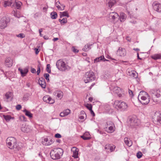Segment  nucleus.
Listing matches in <instances>:
<instances>
[{"mask_svg":"<svg viewBox=\"0 0 161 161\" xmlns=\"http://www.w3.org/2000/svg\"><path fill=\"white\" fill-rule=\"evenodd\" d=\"M60 4L59 1H58L55 3V5L57 8L58 9L60 10H62L64 9L65 6L63 5V7L61 8V7L59 5Z\"/></svg>","mask_w":161,"mask_h":161,"instance_id":"obj_35","label":"nucleus"},{"mask_svg":"<svg viewBox=\"0 0 161 161\" xmlns=\"http://www.w3.org/2000/svg\"><path fill=\"white\" fill-rule=\"evenodd\" d=\"M44 76L45 78L46 79L47 81H49V75L48 74L45 73L44 74Z\"/></svg>","mask_w":161,"mask_h":161,"instance_id":"obj_47","label":"nucleus"},{"mask_svg":"<svg viewBox=\"0 0 161 161\" xmlns=\"http://www.w3.org/2000/svg\"><path fill=\"white\" fill-rule=\"evenodd\" d=\"M16 36L17 37H20L21 38H23L25 37V36L24 34L23 33H20L18 35H16Z\"/></svg>","mask_w":161,"mask_h":161,"instance_id":"obj_49","label":"nucleus"},{"mask_svg":"<svg viewBox=\"0 0 161 161\" xmlns=\"http://www.w3.org/2000/svg\"><path fill=\"white\" fill-rule=\"evenodd\" d=\"M150 93L152 95V99L154 102H157V100L154 99L155 98H159L161 97V89L158 90H152L150 91Z\"/></svg>","mask_w":161,"mask_h":161,"instance_id":"obj_9","label":"nucleus"},{"mask_svg":"<svg viewBox=\"0 0 161 161\" xmlns=\"http://www.w3.org/2000/svg\"><path fill=\"white\" fill-rule=\"evenodd\" d=\"M22 4V3L21 2L15 1L12 4V7H14L17 9H19L20 8Z\"/></svg>","mask_w":161,"mask_h":161,"instance_id":"obj_24","label":"nucleus"},{"mask_svg":"<svg viewBox=\"0 0 161 161\" xmlns=\"http://www.w3.org/2000/svg\"><path fill=\"white\" fill-rule=\"evenodd\" d=\"M5 64L8 67H10L12 66L13 61L10 58H7L5 61Z\"/></svg>","mask_w":161,"mask_h":161,"instance_id":"obj_19","label":"nucleus"},{"mask_svg":"<svg viewBox=\"0 0 161 161\" xmlns=\"http://www.w3.org/2000/svg\"><path fill=\"white\" fill-rule=\"evenodd\" d=\"M80 137L84 140H89L91 138L90 134L88 132H85Z\"/></svg>","mask_w":161,"mask_h":161,"instance_id":"obj_26","label":"nucleus"},{"mask_svg":"<svg viewBox=\"0 0 161 161\" xmlns=\"http://www.w3.org/2000/svg\"><path fill=\"white\" fill-rule=\"evenodd\" d=\"M67 22V19L66 18H63L62 19L63 24L66 23Z\"/></svg>","mask_w":161,"mask_h":161,"instance_id":"obj_52","label":"nucleus"},{"mask_svg":"<svg viewBox=\"0 0 161 161\" xmlns=\"http://www.w3.org/2000/svg\"><path fill=\"white\" fill-rule=\"evenodd\" d=\"M21 130L24 132L28 133L30 131L31 129L29 126L23 125L21 128Z\"/></svg>","mask_w":161,"mask_h":161,"instance_id":"obj_25","label":"nucleus"},{"mask_svg":"<svg viewBox=\"0 0 161 161\" xmlns=\"http://www.w3.org/2000/svg\"><path fill=\"white\" fill-rule=\"evenodd\" d=\"M38 83L39 85L43 88H45L46 86V83L44 78L41 77L39 79Z\"/></svg>","mask_w":161,"mask_h":161,"instance_id":"obj_18","label":"nucleus"},{"mask_svg":"<svg viewBox=\"0 0 161 161\" xmlns=\"http://www.w3.org/2000/svg\"><path fill=\"white\" fill-rule=\"evenodd\" d=\"M35 53L36 54H37L39 53V51L38 50V49L37 48H35Z\"/></svg>","mask_w":161,"mask_h":161,"instance_id":"obj_60","label":"nucleus"},{"mask_svg":"<svg viewBox=\"0 0 161 161\" xmlns=\"http://www.w3.org/2000/svg\"><path fill=\"white\" fill-rule=\"evenodd\" d=\"M116 147L114 145H110V144H106L105 147V149H108L109 148V150L110 152H112L114 151Z\"/></svg>","mask_w":161,"mask_h":161,"instance_id":"obj_21","label":"nucleus"},{"mask_svg":"<svg viewBox=\"0 0 161 161\" xmlns=\"http://www.w3.org/2000/svg\"><path fill=\"white\" fill-rule=\"evenodd\" d=\"M90 112L91 113V114L93 116H95V114L93 112V111L92 110V109L91 110H90Z\"/></svg>","mask_w":161,"mask_h":161,"instance_id":"obj_59","label":"nucleus"},{"mask_svg":"<svg viewBox=\"0 0 161 161\" xmlns=\"http://www.w3.org/2000/svg\"><path fill=\"white\" fill-rule=\"evenodd\" d=\"M117 54L120 56H125L126 54L125 49L121 47H119L117 51Z\"/></svg>","mask_w":161,"mask_h":161,"instance_id":"obj_15","label":"nucleus"},{"mask_svg":"<svg viewBox=\"0 0 161 161\" xmlns=\"http://www.w3.org/2000/svg\"><path fill=\"white\" fill-rule=\"evenodd\" d=\"M133 50L135 51H140L139 49L138 48H134L133 49Z\"/></svg>","mask_w":161,"mask_h":161,"instance_id":"obj_63","label":"nucleus"},{"mask_svg":"<svg viewBox=\"0 0 161 161\" xmlns=\"http://www.w3.org/2000/svg\"><path fill=\"white\" fill-rule=\"evenodd\" d=\"M46 71L48 73H51V69H50V65L49 64H47V68L46 69Z\"/></svg>","mask_w":161,"mask_h":161,"instance_id":"obj_44","label":"nucleus"},{"mask_svg":"<svg viewBox=\"0 0 161 161\" xmlns=\"http://www.w3.org/2000/svg\"><path fill=\"white\" fill-rule=\"evenodd\" d=\"M12 93L11 92H8L6 93L5 97L7 99L12 98Z\"/></svg>","mask_w":161,"mask_h":161,"instance_id":"obj_38","label":"nucleus"},{"mask_svg":"<svg viewBox=\"0 0 161 161\" xmlns=\"http://www.w3.org/2000/svg\"><path fill=\"white\" fill-rule=\"evenodd\" d=\"M90 48V45L86 44L84 47L83 48V50L85 52H87Z\"/></svg>","mask_w":161,"mask_h":161,"instance_id":"obj_40","label":"nucleus"},{"mask_svg":"<svg viewBox=\"0 0 161 161\" xmlns=\"http://www.w3.org/2000/svg\"><path fill=\"white\" fill-rule=\"evenodd\" d=\"M18 70L20 72L21 76L23 77L25 76L28 72V70L26 68L22 69L19 68L18 69Z\"/></svg>","mask_w":161,"mask_h":161,"instance_id":"obj_20","label":"nucleus"},{"mask_svg":"<svg viewBox=\"0 0 161 161\" xmlns=\"http://www.w3.org/2000/svg\"><path fill=\"white\" fill-rule=\"evenodd\" d=\"M130 22L132 23H133L135 24L136 23V21L135 20H131L130 21Z\"/></svg>","mask_w":161,"mask_h":161,"instance_id":"obj_62","label":"nucleus"},{"mask_svg":"<svg viewBox=\"0 0 161 161\" xmlns=\"http://www.w3.org/2000/svg\"><path fill=\"white\" fill-rule=\"evenodd\" d=\"M51 18L53 19H55L57 17V14L55 12H53L50 14Z\"/></svg>","mask_w":161,"mask_h":161,"instance_id":"obj_36","label":"nucleus"},{"mask_svg":"<svg viewBox=\"0 0 161 161\" xmlns=\"http://www.w3.org/2000/svg\"><path fill=\"white\" fill-rule=\"evenodd\" d=\"M142 154L140 151L138 152L136 154V156L138 158H141L142 156Z\"/></svg>","mask_w":161,"mask_h":161,"instance_id":"obj_45","label":"nucleus"},{"mask_svg":"<svg viewBox=\"0 0 161 161\" xmlns=\"http://www.w3.org/2000/svg\"><path fill=\"white\" fill-rule=\"evenodd\" d=\"M95 79V77L94 73L90 70L86 73L84 80V82L86 83L94 80Z\"/></svg>","mask_w":161,"mask_h":161,"instance_id":"obj_3","label":"nucleus"},{"mask_svg":"<svg viewBox=\"0 0 161 161\" xmlns=\"http://www.w3.org/2000/svg\"><path fill=\"white\" fill-rule=\"evenodd\" d=\"M55 137L56 138H60L61 137V136L59 133H57L55 135Z\"/></svg>","mask_w":161,"mask_h":161,"instance_id":"obj_53","label":"nucleus"},{"mask_svg":"<svg viewBox=\"0 0 161 161\" xmlns=\"http://www.w3.org/2000/svg\"><path fill=\"white\" fill-rule=\"evenodd\" d=\"M50 97H49V96L46 95L43 97V100L44 102L48 103V100H49V99L50 98Z\"/></svg>","mask_w":161,"mask_h":161,"instance_id":"obj_43","label":"nucleus"},{"mask_svg":"<svg viewBox=\"0 0 161 161\" xmlns=\"http://www.w3.org/2000/svg\"><path fill=\"white\" fill-rule=\"evenodd\" d=\"M10 21V19L7 17L4 16L0 20V28L2 29L6 27Z\"/></svg>","mask_w":161,"mask_h":161,"instance_id":"obj_8","label":"nucleus"},{"mask_svg":"<svg viewBox=\"0 0 161 161\" xmlns=\"http://www.w3.org/2000/svg\"><path fill=\"white\" fill-rule=\"evenodd\" d=\"M70 110L69 109H67L64 110L63 112L60 113V116L62 117H64L68 115L70 113Z\"/></svg>","mask_w":161,"mask_h":161,"instance_id":"obj_22","label":"nucleus"},{"mask_svg":"<svg viewBox=\"0 0 161 161\" xmlns=\"http://www.w3.org/2000/svg\"><path fill=\"white\" fill-rule=\"evenodd\" d=\"M99 133L103 135V136H105L106 133L102 131H100Z\"/></svg>","mask_w":161,"mask_h":161,"instance_id":"obj_61","label":"nucleus"},{"mask_svg":"<svg viewBox=\"0 0 161 161\" xmlns=\"http://www.w3.org/2000/svg\"><path fill=\"white\" fill-rule=\"evenodd\" d=\"M31 72L32 73H36V70L34 68H31Z\"/></svg>","mask_w":161,"mask_h":161,"instance_id":"obj_57","label":"nucleus"},{"mask_svg":"<svg viewBox=\"0 0 161 161\" xmlns=\"http://www.w3.org/2000/svg\"><path fill=\"white\" fill-rule=\"evenodd\" d=\"M58 38H54L53 39V40L54 42H55L57 40H58Z\"/></svg>","mask_w":161,"mask_h":161,"instance_id":"obj_64","label":"nucleus"},{"mask_svg":"<svg viewBox=\"0 0 161 161\" xmlns=\"http://www.w3.org/2000/svg\"><path fill=\"white\" fill-rule=\"evenodd\" d=\"M142 93L144 96L141 97V100L139 99L140 102L143 105H146L147 104L150 102V97L148 93L145 92H142Z\"/></svg>","mask_w":161,"mask_h":161,"instance_id":"obj_7","label":"nucleus"},{"mask_svg":"<svg viewBox=\"0 0 161 161\" xmlns=\"http://www.w3.org/2000/svg\"><path fill=\"white\" fill-rule=\"evenodd\" d=\"M151 58L155 60H156L158 59H159L161 58V54H156L153 55L151 56Z\"/></svg>","mask_w":161,"mask_h":161,"instance_id":"obj_31","label":"nucleus"},{"mask_svg":"<svg viewBox=\"0 0 161 161\" xmlns=\"http://www.w3.org/2000/svg\"><path fill=\"white\" fill-rule=\"evenodd\" d=\"M53 94L55 95H56L57 97L60 99H61L62 98L63 95V92L60 91H55L54 92Z\"/></svg>","mask_w":161,"mask_h":161,"instance_id":"obj_23","label":"nucleus"},{"mask_svg":"<svg viewBox=\"0 0 161 161\" xmlns=\"http://www.w3.org/2000/svg\"><path fill=\"white\" fill-rule=\"evenodd\" d=\"M102 60L103 61H108L109 60H108L106 59H105L104 57V56H101L100 57H97L94 60V63H97L98 62L100 61H101Z\"/></svg>","mask_w":161,"mask_h":161,"instance_id":"obj_27","label":"nucleus"},{"mask_svg":"<svg viewBox=\"0 0 161 161\" xmlns=\"http://www.w3.org/2000/svg\"><path fill=\"white\" fill-rule=\"evenodd\" d=\"M113 92L118 96L119 97H123L124 96L123 91L119 87H115L113 90Z\"/></svg>","mask_w":161,"mask_h":161,"instance_id":"obj_11","label":"nucleus"},{"mask_svg":"<svg viewBox=\"0 0 161 161\" xmlns=\"http://www.w3.org/2000/svg\"><path fill=\"white\" fill-rule=\"evenodd\" d=\"M63 153V150L62 148H55L51 151L50 153V156L51 158L53 159H58L61 157Z\"/></svg>","mask_w":161,"mask_h":161,"instance_id":"obj_1","label":"nucleus"},{"mask_svg":"<svg viewBox=\"0 0 161 161\" xmlns=\"http://www.w3.org/2000/svg\"><path fill=\"white\" fill-rule=\"evenodd\" d=\"M107 16L111 21H114L116 18H118L119 16L116 12H113L110 13L107 15Z\"/></svg>","mask_w":161,"mask_h":161,"instance_id":"obj_12","label":"nucleus"},{"mask_svg":"<svg viewBox=\"0 0 161 161\" xmlns=\"http://www.w3.org/2000/svg\"><path fill=\"white\" fill-rule=\"evenodd\" d=\"M41 64H39L37 66V73L38 75H39L41 71Z\"/></svg>","mask_w":161,"mask_h":161,"instance_id":"obj_46","label":"nucleus"},{"mask_svg":"<svg viewBox=\"0 0 161 161\" xmlns=\"http://www.w3.org/2000/svg\"><path fill=\"white\" fill-rule=\"evenodd\" d=\"M86 107L90 111L92 109V106L91 104H87L86 105Z\"/></svg>","mask_w":161,"mask_h":161,"instance_id":"obj_48","label":"nucleus"},{"mask_svg":"<svg viewBox=\"0 0 161 161\" xmlns=\"http://www.w3.org/2000/svg\"><path fill=\"white\" fill-rule=\"evenodd\" d=\"M129 93L130 96H133V93L132 91L131 90L129 89Z\"/></svg>","mask_w":161,"mask_h":161,"instance_id":"obj_58","label":"nucleus"},{"mask_svg":"<svg viewBox=\"0 0 161 161\" xmlns=\"http://www.w3.org/2000/svg\"><path fill=\"white\" fill-rule=\"evenodd\" d=\"M79 118L80 119H86L84 115H80L79 116Z\"/></svg>","mask_w":161,"mask_h":161,"instance_id":"obj_56","label":"nucleus"},{"mask_svg":"<svg viewBox=\"0 0 161 161\" xmlns=\"http://www.w3.org/2000/svg\"><path fill=\"white\" fill-rule=\"evenodd\" d=\"M126 16V15L123 13H121L120 14V20L121 22H124L125 20Z\"/></svg>","mask_w":161,"mask_h":161,"instance_id":"obj_33","label":"nucleus"},{"mask_svg":"<svg viewBox=\"0 0 161 161\" xmlns=\"http://www.w3.org/2000/svg\"><path fill=\"white\" fill-rule=\"evenodd\" d=\"M124 142L129 147H130L132 144V142L131 141L128 140V138H124Z\"/></svg>","mask_w":161,"mask_h":161,"instance_id":"obj_30","label":"nucleus"},{"mask_svg":"<svg viewBox=\"0 0 161 161\" xmlns=\"http://www.w3.org/2000/svg\"><path fill=\"white\" fill-rule=\"evenodd\" d=\"M54 103V101L53 99H52L50 97L49 99V100L48 102V103L49 104H53Z\"/></svg>","mask_w":161,"mask_h":161,"instance_id":"obj_51","label":"nucleus"},{"mask_svg":"<svg viewBox=\"0 0 161 161\" xmlns=\"http://www.w3.org/2000/svg\"><path fill=\"white\" fill-rule=\"evenodd\" d=\"M80 114L81 115H84L85 116V117L86 118V115L84 111H81L80 113Z\"/></svg>","mask_w":161,"mask_h":161,"instance_id":"obj_54","label":"nucleus"},{"mask_svg":"<svg viewBox=\"0 0 161 161\" xmlns=\"http://www.w3.org/2000/svg\"><path fill=\"white\" fill-rule=\"evenodd\" d=\"M66 16L67 17H69V15L67 11H64L62 13H60V17L61 18L63 17Z\"/></svg>","mask_w":161,"mask_h":161,"instance_id":"obj_37","label":"nucleus"},{"mask_svg":"<svg viewBox=\"0 0 161 161\" xmlns=\"http://www.w3.org/2000/svg\"><path fill=\"white\" fill-rule=\"evenodd\" d=\"M105 127L104 130L108 133H113L115 130V126L113 122L111 121H108L105 125Z\"/></svg>","mask_w":161,"mask_h":161,"instance_id":"obj_4","label":"nucleus"},{"mask_svg":"<svg viewBox=\"0 0 161 161\" xmlns=\"http://www.w3.org/2000/svg\"><path fill=\"white\" fill-rule=\"evenodd\" d=\"M3 117L5 120L7 121L8 122L12 118L11 116L9 115H3Z\"/></svg>","mask_w":161,"mask_h":161,"instance_id":"obj_41","label":"nucleus"},{"mask_svg":"<svg viewBox=\"0 0 161 161\" xmlns=\"http://www.w3.org/2000/svg\"><path fill=\"white\" fill-rule=\"evenodd\" d=\"M54 142V140L52 139L48 140L47 138H44L42 140V143L45 146H49Z\"/></svg>","mask_w":161,"mask_h":161,"instance_id":"obj_14","label":"nucleus"},{"mask_svg":"<svg viewBox=\"0 0 161 161\" xmlns=\"http://www.w3.org/2000/svg\"><path fill=\"white\" fill-rule=\"evenodd\" d=\"M156 118L155 121L156 124L158 125L161 124V114L159 113H156L155 114Z\"/></svg>","mask_w":161,"mask_h":161,"instance_id":"obj_16","label":"nucleus"},{"mask_svg":"<svg viewBox=\"0 0 161 161\" xmlns=\"http://www.w3.org/2000/svg\"><path fill=\"white\" fill-rule=\"evenodd\" d=\"M130 126L133 128L139 125L140 123V121L136 117H132L130 118L129 122Z\"/></svg>","mask_w":161,"mask_h":161,"instance_id":"obj_10","label":"nucleus"},{"mask_svg":"<svg viewBox=\"0 0 161 161\" xmlns=\"http://www.w3.org/2000/svg\"><path fill=\"white\" fill-rule=\"evenodd\" d=\"M153 9L158 12H161V4L157 2H154L153 4Z\"/></svg>","mask_w":161,"mask_h":161,"instance_id":"obj_13","label":"nucleus"},{"mask_svg":"<svg viewBox=\"0 0 161 161\" xmlns=\"http://www.w3.org/2000/svg\"><path fill=\"white\" fill-rule=\"evenodd\" d=\"M16 108L17 110H19L21 108V106L20 104H18L16 105Z\"/></svg>","mask_w":161,"mask_h":161,"instance_id":"obj_55","label":"nucleus"},{"mask_svg":"<svg viewBox=\"0 0 161 161\" xmlns=\"http://www.w3.org/2000/svg\"><path fill=\"white\" fill-rule=\"evenodd\" d=\"M127 74L128 75L130 76L131 77H134V78H136L137 77V76L136 75L137 73L135 71H128Z\"/></svg>","mask_w":161,"mask_h":161,"instance_id":"obj_28","label":"nucleus"},{"mask_svg":"<svg viewBox=\"0 0 161 161\" xmlns=\"http://www.w3.org/2000/svg\"><path fill=\"white\" fill-rule=\"evenodd\" d=\"M116 107L121 111H124L127 110L128 106L125 102L121 101L116 100L114 103Z\"/></svg>","mask_w":161,"mask_h":161,"instance_id":"obj_5","label":"nucleus"},{"mask_svg":"<svg viewBox=\"0 0 161 161\" xmlns=\"http://www.w3.org/2000/svg\"><path fill=\"white\" fill-rule=\"evenodd\" d=\"M6 142L7 147L10 149L15 148L19 150V147L17 144L16 140L13 137H8L6 140Z\"/></svg>","mask_w":161,"mask_h":161,"instance_id":"obj_2","label":"nucleus"},{"mask_svg":"<svg viewBox=\"0 0 161 161\" xmlns=\"http://www.w3.org/2000/svg\"><path fill=\"white\" fill-rule=\"evenodd\" d=\"M71 151L73 152V157L75 158H78L79 149L75 147H73L71 148Z\"/></svg>","mask_w":161,"mask_h":161,"instance_id":"obj_17","label":"nucleus"},{"mask_svg":"<svg viewBox=\"0 0 161 161\" xmlns=\"http://www.w3.org/2000/svg\"><path fill=\"white\" fill-rule=\"evenodd\" d=\"M26 116L28 117L29 118H31L33 117L32 114L29 111L27 110L26 109H25L23 111Z\"/></svg>","mask_w":161,"mask_h":161,"instance_id":"obj_32","label":"nucleus"},{"mask_svg":"<svg viewBox=\"0 0 161 161\" xmlns=\"http://www.w3.org/2000/svg\"><path fill=\"white\" fill-rule=\"evenodd\" d=\"M56 66L59 70L62 71H65L69 67L65 62L61 59H59L57 61Z\"/></svg>","mask_w":161,"mask_h":161,"instance_id":"obj_6","label":"nucleus"},{"mask_svg":"<svg viewBox=\"0 0 161 161\" xmlns=\"http://www.w3.org/2000/svg\"><path fill=\"white\" fill-rule=\"evenodd\" d=\"M32 95L31 93H26L24 96L23 97V100L24 101H27L29 99L30 96Z\"/></svg>","mask_w":161,"mask_h":161,"instance_id":"obj_34","label":"nucleus"},{"mask_svg":"<svg viewBox=\"0 0 161 161\" xmlns=\"http://www.w3.org/2000/svg\"><path fill=\"white\" fill-rule=\"evenodd\" d=\"M72 51H73V52L74 53H77L79 52V50L77 49H76L75 47L73 46L72 47Z\"/></svg>","mask_w":161,"mask_h":161,"instance_id":"obj_50","label":"nucleus"},{"mask_svg":"<svg viewBox=\"0 0 161 161\" xmlns=\"http://www.w3.org/2000/svg\"><path fill=\"white\" fill-rule=\"evenodd\" d=\"M13 3L8 1H5L4 2V6L6 7L7 6H11L12 7V4Z\"/></svg>","mask_w":161,"mask_h":161,"instance_id":"obj_39","label":"nucleus"},{"mask_svg":"<svg viewBox=\"0 0 161 161\" xmlns=\"http://www.w3.org/2000/svg\"><path fill=\"white\" fill-rule=\"evenodd\" d=\"M107 4L109 7H112L116 3L115 0H107Z\"/></svg>","mask_w":161,"mask_h":161,"instance_id":"obj_29","label":"nucleus"},{"mask_svg":"<svg viewBox=\"0 0 161 161\" xmlns=\"http://www.w3.org/2000/svg\"><path fill=\"white\" fill-rule=\"evenodd\" d=\"M13 14L15 17L18 18H19L21 17L20 15L19 14V12H16L14 10Z\"/></svg>","mask_w":161,"mask_h":161,"instance_id":"obj_42","label":"nucleus"}]
</instances>
